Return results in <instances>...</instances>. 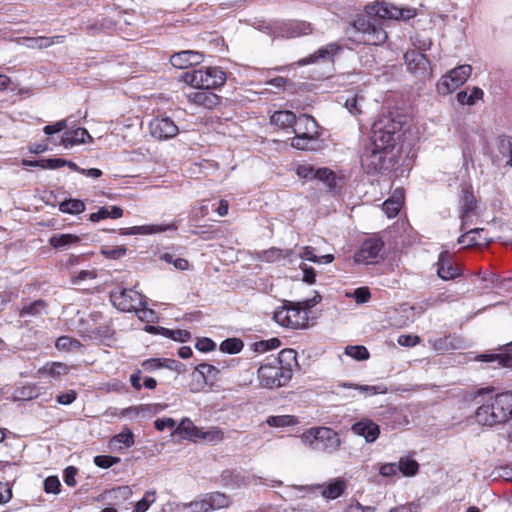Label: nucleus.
Here are the masks:
<instances>
[{
	"label": "nucleus",
	"instance_id": "nucleus-8",
	"mask_svg": "<svg viewBox=\"0 0 512 512\" xmlns=\"http://www.w3.org/2000/svg\"><path fill=\"white\" fill-rule=\"evenodd\" d=\"M314 489L320 490V493L323 498L327 500H334L339 498L347 489L346 480L337 477L331 479L327 483L318 484L314 487L312 486H291L289 487L288 496L291 499H298L303 497V493H312Z\"/></svg>",
	"mask_w": 512,
	"mask_h": 512
},
{
	"label": "nucleus",
	"instance_id": "nucleus-61",
	"mask_svg": "<svg viewBox=\"0 0 512 512\" xmlns=\"http://www.w3.org/2000/svg\"><path fill=\"white\" fill-rule=\"evenodd\" d=\"M295 172L302 179L312 180L315 177L316 169L310 164H301L296 167Z\"/></svg>",
	"mask_w": 512,
	"mask_h": 512
},
{
	"label": "nucleus",
	"instance_id": "nucleus-51",
	"mask_svg": "<svg viewBox=\"0 0 512 512\" xmlns=\"http://www.w3.org/2000/svg\"><path fill=\"white\" fill-rule=\"evenodd\" d=\"M111 443L121 444L126 448L132 447L134 445V434L129 428L125 427L112 438Z\"/></svg>",
	"mask_w": 512,
	"mask_h": 512
},
{
	"label": "nucleus",
	"instance_id": "nucleus-37",
	"mask_svg": "<svg viewBox=\"0 0 512 512\" xmlns=\"http://www.w3.org/2000/svg\"><path fill=\"white\" fill-rule=\"evenodd\" d=\"M64 162L62 161V158H49V159H40V160H26L24 159L22 161L23 166H30V167H39L41 169H58L60 167H63Z\"/></svg>",
	"mask_w": 512,
	"mask_h": 512
},
{
	"label": "nucleus",
	"instance_id": "nucleus-54",
	"mask_svg": "<svg viewBox=\"0 0 512 512\" xmlns=\"http://www.w3.org/2000/svg\"><path fill=\"white\" fill-rule=\"evenodd\" d=\"M156 493L155 491H147L143 498L139 500L134 507V512H146L149 507L155 502Z\"/></svg>",
	"mask_w": 512,
	"mask_h": 512
},
{
	"label": "nucleus",
	"instance_id": "nucleus-45",
	"mask_svg": "<svg viewBox=\"0 0 512 512\" xmlns=\"http://www.w3.org/2000/svg\"><path fill=\"white\" fill-rule=\"evenodd\" d=\"M397 466L399 467V473L404 476H414L419 469L418 463L409 457L401 458Z\"/></svg>",
	"mask_w": 512,
	"mask_h": 512
},
{
	"label": "nucleus",
	"instance_id": "nucleus-23",
	"mask_svg": "<svg viewBox=\"0 0 512 512\" xmlns=\"http://www.w3.org/2000/svg\"><path fill=\"white\" fill-rule=\"evenodd\" d=\"M61 142L64 147L69 148L74 145L92 142V137L85 128L77 127L65 131Z\"/></svg>",
	"mask_w": 512,
	"mask_h": 512
},
{
	"label": "nucleus",
	"instance_id": "nucleus-17",
	"mask_svg": "<svg viewBox=\"0 0 512 512\" xmlns=\"http://www.w3.org/2000/svg\"><path fill=\"white\" fill-rule=\"evenodd\" d=\"M407 68L413 74L425 78L430 75V63L426 56L417 50L407 51L404 54Z\"/></svg>",
	"mask_w": 512,
	"mask_h": 512
},
{
	"label": "nucleus",
	"instance_id": "nucleus-26",
	"mask_svg": "<svg viewBox=\"0 0 512 512\" xmlns=\"http://www.w3.org/2000/svg\"><path fill=\"white\" fill-rule=\"evenodd\" d=\"M404 202V190L397 188L391 197L383 203V211L388 218L396 217Z\"/></svg>",
	"mask_w": 512,
	"mask_h": 512
},
{
	"label": "nucleus",
	"instance_id": "nucleus-43",
	"mask_svg": "<svg viewBox=\"0 0 512 512\" xmlns=\"http://www.w3.org/2000/svg\"><path fill=\"white\" fill-rule=\"evenodd\" d=\"M38 396V389L34 384H27L15 389L13 398L18 401L34 399Z\"/></svg>",
	"mask_w": 512,
	"mask_h": 512
},
{
	"label": "nucleus",
	"instance_id": "nucleus-34",
	"mask_svg": "<svg viewBox=\"0 0 512 512\" xmlns=\"http://www.w3.org/2000/svg\"><path fill=\"white\" fill-rule=\"evenodd\" d=\"M178 362L168 358H151L147 359L142 363V367L146 371H154L160 368H168L170 370H175L177 368Z\"/></svg>",
	"mask_w": 512,
	"mask_h": 512
},
{
	"label": "nucleus",
	"instance_id": "nucleus-58",
	"mask_svg": "<svg viewBox=\"0 0 512 512\" xmlns=\"http://www.w3.org/2000/svg\"><path fill=\"white\" fill-rule=\"evenodd\" d=\"M161 260L166 263L172 264L178 270H187L189 268V262L184 258H176L170 253H165L161 256Z\"/></svg>",
	"mask_w": 512,
	"mask_h": 512
},
{
	"label": "nucleus",
	"instance_id": "nucleus-2",
	"mask_svg": "<svg viewBox=\"0 0 512 512\" xmlns=\"http://www.w3.org/2000/svg\"><path fill=\"white\" fill-rule=\"evenodd\" d=\"M291 362H296V353L292 349L282 350L277 357L268 358L257 369L258 386L265 389L286 386L293 375Z\"/></svg>",
	"mask_w": 512,
	"mask_h": 512
},
{
	"label": "nucleus",
	"instance_id": "nucleus-35",
	"mask_svg": "<svg viewBox=\"0 0 512 512\" xmlns=\"http://www.w3.org/2000/svg\"><path fill=\"white\" fill-rule=\"evenodd\" d=\"M426 310L425 304H418V305H408L403 304L400 306L399 312L402 313L405 316V320H403L400 324L401 325H408L409 323L413 322L417 317H419L421 314L424 313Z\"/></svg>",
	"mask_w": 512,
	"mask_h": 512
},
{
	"label": "nucleus",
	"instance_id": "nucleus-31",
	"mask_svg": "<svg viewBox=\"0 0 512 512\" xmlns=\"http://www.w3.org/2000/svg\"><path fill=\"white\" fill-rule=\"evenodd\" d=\"M203 496L207 502L208 512L215 509L226 508L231 503L229 497L221 492L206 493Z\"/></svg>",
	"mask_w": 512,
	"mask_h": 512
},
{
	"label": "nucleus",
	"instance_id": "nucleus-4",
	"mask_svg": "<svg viewBox=\"0 0 512 512\" xmlns=\"http://www.w3.org/2000/svg\"><path fill=\"white\" fill-rule=\"evenodd\" d=\"M511 396L507 393L498 394L480 406L476 413V421L481 425L493 426L504 423L512 417Z\"/></svg>",
	"mask_w": 512,
	"mask_h": 512
},
{
	"label": "nucleus",
	"instance_id": "nucleus-12",
	"mask_svg": "<svg viewBox=\"0 0 512 512\" xmlns=\"http://www.w3.org/2000/svg\"><path fill=\"white\" fill-rule=\"evenodd\" d=\"M472 73V67L464 64L455 67L443 75L437 82V92L440 95H448L463 85Z\"/></svg>",
	"mask_w": 512,
	"mask_h": 512
},
{
	"label": "nucleus",
	"instance_id": "nucleus-36",
	"mask_svg": "<svg viewBox=\"0 0 512 512\" xmlns=\"http://www.w3.org/2000/svg\"><path fill=\"white\" fill-rule=\"evenodd\" d=\"M297 118L291 111H277L271 116V123L281 128L295 127Z\"/></svg>",
	"mask_w": 512,
	"mask_h": 512
},
{
	"label": "nucleus",
	"instance_id": "nucleus-38",
	"mask_svg": "<svg viewBox=\"0 0 512 512\" xmlns=\"http://www.w3.org/2000/svg\"><path fill=\"white\" fill-rule=\"evenodd\" d=\"M199 440L209 444H218L224 440V432L217 427L201 428L198 437V441Z\"/></svg>",
	"mask_w": 512,
	"mask_h": 512
},
{
	"label": "nucleus",
	"instance_id": "nucleus-5",
	"mask_svg": "<svg viewBox=\"0 0 512 512\" xmlns=\"http://www.w3.org/2000/svg\"><path fill=\"white\" fill-rule=\"evenodd\" d=\"M301 442L315 451L332 454L341 446V439L337 432L328 427H312L299 436Z\"/></svg>",
	"mask_w": 512,
	"mask_h": 512
},
{
	"label": "nucleus",
	"instance_id": "nucleus-63",
	"mask_svg": "<svg viewBox=\"0 0 512 512\" xmlns=\"http://www.w3.org/2000/svg\"><path fill=\"white\" fill-rule=\"evenodd\" d=\"M60 487V481L56 476H49L44 480V490L46 493L58 494Z\"/></svg>",
	"mask_w": 512,
	"mask_h": 512
},
{
	"label": "nucleus",
	"instance_id": "nucleus-7",
	"mask_svg": "<svg viewBox=\"0 0 512 512\" xmlns=\"http://www.w3.org/2000/svg\"><path fill=\"white\" fill-rule=\"evenodd\" d=\"M400 124L389 117H384L373 123L371 131V144L369 146L392 152L396 141V134Z\"/></svg>",
	"mask_w": 512,
	"mask_h": 512
},
{
	"label": "nucleus",
	"instance_id": "nucleus-57",
	"mask_svg": "<svg viewBox=\"0 0 512 512\" xmlns=\"http://www.w3.org/2000/svg\"><path fill=\"white\" fill-rule=\"evenodd\" d=\"M45 303L41 300H37L29 305L24 306L21 310L19 315L21 317L25 316H35L41 313V311L44 309Z\"/></svg>",
	"mask_w": 512,
	"mask_h": 512
},
{
	"label": "nucleus",
	"instance_id": "nucleus-29",
	"mask_svg": "<svg viewBox=\"0 0 512 512\" xmlns=\"http://www.w3.org/2000/svg\"><path fill=\"white\" fill-rule=\"evenodd\" d=\"M292 254V250H281L279 248L272 247L267 250L257 252L256 259L262 262L274 263L290 257Z\"/></svg>",
	"mask_w": 512,
	"mask_h": 512
},
{
	"label": "nucleus",
	"instance_id": "nucleus-15",
	"mask_svg": "<svg viewBox=\"0 0 512 512\" xmlns=\"http://www.w3.org/2000/svg\"><path fill=\"white\" fill-rule=\"evenodd\" d=\"M150 135L157 140H168L179 133V128L168 116H158L149 123Z\"/></svg>",
	"mask_w": 512,
	"mask_h": 512
},
{
	"label": "nucleus",
	"instance_id": "nucleus-6",
	"mask_svg": "<svg viewBox=\"0 0 512 512\" xmlns=\"http://www.w3.org/2000/svg\"><path fill=\"white\" fill-rule=\"evenodd\" d=\"M182 79L193 88L210 90L225 84L226 74L219 67L194 69L183 74Z\"/></svg>",
	"mask_w": 512,
	"mask_h": 512
},
{
	"label": "nucleus",
	"instance_id": "nucleus-48",
	"mask_svg": "<svg viewBox=\"0 0 512 512\" xmlns=\"http://www.w3.org/2000/svg\"><path fill=\"white\" fill-rule=\"evenodd\" d=\"M244 343L239 338H228L220 344V350L228 354H237L242 351Z\"/></svg>",
	"mask_w": 512,
	"mask_h": 512
},
{
	"label": "nucleus",
	"instance_id": "nucleus-56",
	"mask_svg": "<svg viewBox=\"0 0 512 512\" xmlns=\"http://www.w3.org/2000/svg\"><path fill=\"white\" fill-rule=\"evenodd\" d=\"M209 384L202 377L198 370H194L191 374V382L189 384V388L191 392L197 393L205 389Z\"/></svg>",
	"mask_w": 512,
	"mask_h": 512
},
{
	"label": "nucleus",
	"instance_id": "nucleus-33",
	"mask_svg": "<svg viewBox=\"0 0 512 512\" xmlns=\"http://www.w3.org/2000/svg\"><path fill=\"white\" fill-rule=\"evenodd\" d=\"M80 237L74 234H54L49 239V244L56 249H65L77 244Z\"/></svg>",
	"mask_w": 512,
	"mask_h": 512
},
{
	"label": "nucleus",
	"instance_id": "nucleus-41",
	"mask_svg": "<svg viewBox=\"0 0 512 512\" xmlns=\"http://www.w3.org/2000/svg\"><path fill=\"white\" fill-rule=\"evenodd\" d=\"M267 425L270 427H289L298 424L297 417L293 415H277V416H269L266 420Z\"/></svg>",
	"mask_w": 512,
	"mask_h": 512
},
{
	"label": "nucleus",
	"instance_id": "nucleus-28",
	"mask_svg": "<svg viewBox=\"0 0 512 512\" xmlns=\"http://www.w3.org/2000/svg\"><path fill=\"white\" fill-rule=\"evenodd\" d=\"M188 99L190 102L206 108H212L218 105L220 101L219 97L215 93L209 92L208 90L190 93L188 95Z\"/></svg>",
	"mask_w": 512,
	"mask_h": 512
},
{
	"label": "nucleus",
	"instance_id": "nucleus-46",
	"mask_svg": "<svg viewBox=\"0 0 512 512\" xmlns=\"http://www.w3.org/2000/svg\"><path fill=\"white\" fill-rule=\"evenodd\" d=\"M55 347L60 351H76L81 348V343L69 336H61L56 340Z\"/></svg>",
	"mask_w": 512,
	"mask_h": 512
},
{
	"label": "nucleus",
	"instance_id": "nucleus-27",
	"mask_svg": "<svg viewBox=\"0 0 512 512\" xmlns=\"http://www.w3.org/2000/svg\"><path fill=\"white\" fill-rule=\"evenodd\" d=\"M174 228L173 225H142L129 228H122L121 235H150L164 232Z\"/></svg>",
	"mask_w": 512,
	"mask_h": 512
},
{
	"label": "nucleus",
	"instance_id": "nucleus-39",
	"mask_svg": "<svg viewBox=\"0 0 512 512\" xmlns=\"http://www.w3.org/2000/svg\"><path fill=\"white\" fill-rule=\"evenodd\" d=\"M41 375H47L53 378L59 377L61 375H65L68 373V367L64 363L61 362H51L45 364L38 371Z\"/></svg>",
	"mask_w": 512,
	"mask_h": 512
},
{
	"label": "nucleus",
	"instance_id": "nucleus-60",
	"mask_svg": "<svg viewBox=\"0 0 512 512\" xmlns=\"http://www.w3.org/2000/svg\"><path fill=\"white\" fill-rule=\"evenodd\" d=\"M186 508L187 512H208L207 502L203 495L191 502H186Z\"/></svg>",
	"mask_w": 512,
	"mask_h": 512
},
{
	"label": "nucleus",
	"instance_id": "nucleus-22",
	"mask_svg": "<svg viewBox=\"0 0 512 512\" xmlns=\"http://www.w3.org/2000/svg\"><path fill=\"white\" fill-rule=\"evenodd\" d=\"M294 133L316 139L319 135L318 124L313 117L302 114L297 118Z\"/></svg>",
	"mask_w": 512,
	"mask_h": 512
},
{
	"label": "nucleus",
	"instance_id": "nucleus-59",
	"mask_svg": "<svg viewBox=\"0 0 512 512\" xmlns=\"http://www.w3.org/2000/svg\"><path fill=\"white\" fill-rule=\"evenodd\" d=\"M146 303L143 306L138 307L133 312L136 313L137 317L144 322L153 323L156 321L157 316L154 310L147 308Z\"/></svg>",
	"mask_w": 512,
	"mask_h": 512
},
{
	"label": "nucleus",
	"instance_id": "nucleus-10",
	"mask_svg": "<svg viewBox=\"0 0 512 512\" xmlns=\"http://www.w3.org/2000/svg\"><path fill=\"white\" fill-rule=\"evenodd\" d=\"M365 12L369 17H378L379 19L409 20L417 14L414 8H398L385 2H377L373 5H367Z\"/></svg>",
	"mask_w": 512,
	"mask_h": 512
},
{
	"label": "nucleus",
	"instance_id": "nucleus-55",
	"mask_svg": "<svg viewBox=\"0 0 512 512\" xmlns=\"http://www.w3.org/2000/svg\"><path fill=\"white\" fill-rule=\"evenodd\" d=\"M64 40V36H55L52 38L47 37H38V38H32L29 39V46L34 47L37 46L39 48H47L54 43H62Z\"/></svg>",
	"mask_w": 512,
	"mask_h": 512
},
{
	"label": "nucleus",
	"instance_id": "nucleus-52",
	"mask_svg": "<svg viewBox=\"0 0 512 512\" xmlns=\"http://www.w3.org/2000/svg\"><path fill=\"white\" fill-rule=\"evenodd\" d=\"M342 386L344 388H354V389L358 390L360 393H368V394H372V395L382 394V393L386 392V388L383 387L382 385L373 386V385H357V384H352V383H343Z\"/></svg>",
	"mask_w": 512,
	"mask_h": 512
},
{
	"label": "nucleus",
	"instance_id": "nucleus-13",
	"mask_svg": "<svg viewBox=\"0 0 512 512\" xmlns=\"http://www.w3.org/2000/svg\"><path fill=\"white\" fill-rule=\"evenodd\" d=\"M110 299L123 312H133L145 304V296L134 289H116L110 293Z\"/></svg>",
	"mask_w": 512,
	"mask_h": 512
},
{
	"label": "nucleus",
	"instance_id": "nucleus-62",
	"mask_svg": "<svg viewBox=\"0 0 512 512\" xmlns=\"http://www.w3.org/2000/svg\"><path fill=\"white\" fill-rule=\"evenodd\" d=\"M119 461L120 458L107 455H98L94 457L95 465L104 469L111 467L112 465L118 463Z\"/></svg>",
	"mask_w": 512,
	"mask_h": 512
},
{
	"label": "nucleus",
	"instance_id": "nucleus-50",
	"mask_svg": "<svg viewBox=\"0 0 512 512\" xmlns=\"http://www.w3.org/2000/svg\"><path fill=\"white\" fill-rule=\"evenodd\" d=\"M364 97L360 94H354L346 98L345 107L352 115H358L362 112Z\"/></svg>",
	"mask_w": 512,
	"mask_h": 512
},
{
	"label": "nucleus",
	"instance_id": "nucleus-11",
	"mask_svg": "<svg viewBox=\"0 0 512 512\" xmlns=\"http://www.w3.org/2000/svg\"><path fill=\"white\" fill-rule=\"evenodd\" d=\"M390 154L391 152L368 146L361 157L362 168L368 174L386 171L391 167L392 163V156Z\"/></svg>",
	"mask_w": 512,
	"mask_h": 512
},
{
	"label": "nucleus",
	"instance_id": "nucleus-24",
	"mask_svg": "<svg viewBox=\"0 0 512 512\" xmlns=\"http://www.w3.org/2000/svg\"><path fill=\"white\" fill-rule=\"evenodd\" d=\"M200 430L201 428L194 425L190 418L185 417L173 430L172 435H179L184 440L196 442L198 441Z\"/></svg>",
	"mask_w": 512,
	"mask_h": 512
},
{
	"label": "nucleus",
	"instance_id": "nucleus-19",
	"mask_svg": "<svg viewBox=\"0 0 512 512\" xmlns=\"http://www.w3.org/2000/svg\"><path fill=\"white\" fill-rule=\"evenodd\" d=\"M354 434L362 436L368 443L376 441L380 434L379 426L370 419H362L352 425Z\"/></svg>",
	"mask_w": 512,
	"mask_h": 512
},
{
	"label": "nucleus",
	"instance_id": "nucleus-3",
	"mask_svg": "<svg viewBox=\"0 0 512 512\" xmlns=\"http://www.w3.org/2000/svg\"><path fill=\"white\" fill-rule=\"evenodd\" d=\"M322 297L318 293L310 299L299 302H285L274 312V320L281 326L290 329H302L308 325V311L316 306Z\"/></svg>",
	"mask_w": 512,
	"mask_h": 512
},
{
	"label": "nucleus",
	"instance_id": "nucleus-47",
	"mask_svg": "<svg viewBox=\"0 0 512 512\" xmlns=\"http://www.w3.org/2000/svg\"><path fill=\"white\" fill-rule=\"evenodd\" d=\"M196 370L202 375L209 385L217 381L219 370L207 363H201L196 367Z\"/></svg>",
	"mask_w": 512,
	"mask_h": 512
},
{
	"label": "nucleus",
	"instance_id": "nucleus-49",
	"mask_svg": "<svg viewBox=\"0 0 512 512\" xmlns=\"http://www.w3.org/2000/svg\"><path fill=\"white\" fill-rule=\"evenodd\" d=\"M59 209L63 213L68 214H79L85 210V204L81 200L70 199L63 201Z\"/></svg>",
	"mask_w": 512,
	"mask_h": 512
},
{
	"label": "nucleus",
	"instance_id": "nucleus-1",
	"mask_svg": "<svg viewBox=\"0 0 512 512\" xmlns=\"http://www.w3.org/2000/svg\"><path fill=\"white\" fill-rule=\"evenodd\" d=\"M480 216L477 200L471 187L462 190L461 197V231L458 243L464 248L483 247L489 244L490 238L483 228H472Z\"/></svg>",
	"mask_w": 512,
	"mask_h": 512
},
{
	"label": "nucleus",
	"instance_id": "nucleus-32",
	"mask_svg": "<svg viewBox=\"0 0 512 512\" xmlns=\"http://www.w3.org/2000/svg\"><path fill=\"white\" fill-rule=\"evenodd\" d=\"M123 216V209L118 206H103L97 212L90 215L92 222H98L102 219L111 218L118 219Z\"/></svg>",
	"mask_w": 512,
	"mask_h": 512
},
{
	"label": "nucleus",
	"instance_id": "nucleus-64",
	"mask_svg": "<svg viewBox=\"0 0 512 512\" xmlns=\"http://www.w3.org/2000/svg\"><path fill=\"white\" fill-rule=\"evenodd\" d=\"M315 139L302 136V135H295L294 138L291 139V146L293 148L299 149V150H305L308 149L310 146V143L313 142Z\"/></svg>",
	"mask_w": 512,
	"mask_h": 512
},
{
	"label": "nucleus",
	"instance_id": "nucleus-42",
	"mask_svg": "<svg viewBox=\"0 0 512 512\" xmlns=\"http://www.w3.org/2000/svg\"><path fill=\"white\" fill-rule=\"evenodd\" d=\"M314 179L322 181L329 189H334L337 185V175L329 168L323 167L316 169Z\"/></svg>",
	"mask_w": 512,
	"mask_h": 512
},
{
	"label": "nucleus",
	"instance_id": "nucleus-40",
	"mask_svg": "<svg viewBox=\"0 0 512 512\" xmlns=\"http://www.w3.org/2000/svg\"><path fill=\"white\" fill-rule=\"evenodd\" d=\"M479 361L497 362L498 367L512 368V355L509 354H481Z\"/></svg>",
	"mask_w": 512,
	"mask_h": 512
},
{
	"label": "nucleus",
	"instance_id": "nucleus-44",
	"mask_svg": "<svg viewBox=\"0 0 512 512\" xmlns=\"http://www.w3.org/2000/svg\"><path fill=\"white\" fill-rule=\"evenodd\" d=\"M344 353L357 361H364L370 357L369 351L363 345H348L345 347Z\"/></svg>",
	"mask_w": 512,
	"mask_h": 512
},
{
	"label": "nucleus",
	"instance_id": "nucleus-16",
	"mask_svg": "<svg viewBox=\"0 0 512 512\" xmlns=\"http://www.w3.org/2000/svg\"><path fill=\"white\" fill-rule=\"evenodd\" d=\"M165 408L166 405L161 403L141 404L121 409L117 415L131 420L141 421L159 414Z\"/></svg>",
	"mask_w": 512,
	"mask_h": 512
},
{
	"label": "nucleus",
	"instance_id": "nucleus-53",
	"mask_svg": "<svg viewBox=\"0 0 512 512\" xmlns=\"http://www.w3.org/2000/svg\"><path fill=\"white\" fill-rule=\"evenodd\" d=\"M345 296L347 298H353L358 304H364L371 298V293L368 287H359L354 291L345 292Z\"/></svg>",
	"mask_w": 512,
	"mask_h": 512
},
{
	"label": "nucleus",
	"instance_id": "nucleus-9",
	"mask_svg": "<svg viewBox=\"0 0 512 512\" xmlns=\"http://www.w3.org/2000/svg\"><path fill=\"white\" fill-rule=\"evenodd\" d=\"M352 31L358 34V40L368 45H381L387 40L386 31L377 23L375 18L358 17Z\"/></svg>",
	"mask_w": 512,
	"mask_h": 512
},
{
	"label": "nucleus",
	"instance_id": "nucleus-30",
	"mask_svg": "<svg viewBox=\"0 0 512 512\" xmlns=\"http://www.w3.org/2000/svg\"><path fill=\"white\" fill-rule=\"evenodd\" d=\"M484 92L479 87H468L457 93L456 98L459 104L472 106L479 100H482Z\"/></svg>",
	"mask_w": 512,
	"mask_h": 512
},
{
	"label": "nucleus",
	"instance_id": "nucleus-18",
	"mask_svg": "<svg viewBox=\"0 0 512 512\" xmlns=\"http://www.w3.org/2000/svg\"><path fill=\"white\" fill-rule=\"evenodd\" d=\"M202 61V54L193 50L181 51L170 57L171 65L178 69H186L189 66L200 64Z\"/></svg>",
	"mask_w": 512,
	"mask_h": 512
},
{
	"label": "nucleus",
	"instance_id": "nucleus-20",
	"mask_svg": "<svg viewBox=\"0 0 512 512\" xmlns=\"http://www.w3.org/2000/svg\"><path fill=\"white\" fill-rule=\"evenodd\" d=\"M437 275L443 280H451L460 275V269L453 264L448 252H441L439 255Z\"/></svg>",
	"mask_w": 512,
	"mask_h": 512
},
{
	"label": "nucleus",
	"instance_id": "nucleus-21",
	"mask_svg": "<svg viewBox=\"0 0 512 512\" xmlns=\"http://www.w3.org/2000/svg\"><path fill=\"white\" fill-rule=\"evenodd\" d=\"M312 32L311 24L304 21H288L282 24L279 35L285 38H294L308 35Z\"/></svg>",
	"mask_w": 512,
	"mask_h": 512
},
{
	"label": "nucleus",
	"instance_id": "nucleus-14",
	"mask_svg": "<svg viewBox=\"0 0 512 512\" xmlns=\"http://www.w3.org/2000/svg\"><path fill=\"white\" fill-rule=\"evenodd\" d=\"M384 242L376 237L367 238L354 255V260L361 264H375L382 258Z\"/></svg>",
	"mask_w": 512,
	"mask_h": 512
},
{
	"label": "nucleus",
	"instance_id": "nucleus-25",
	"mask_svg": "<svg viewBox=\"0 0 512 512\" xmlns=\"http://www.w3.org/2000/svg\"><path fill=\"white\" fill-rule=\"evenodd\" d=\"M340 50V47L336 43H330L324 47H321L318 49L314 54L300 59L297 62L298 66H305L312 63H315L319 59H330L334 55H336Z\"/></svg>",
	"mask_w": 512,
	"mask_h": 512
}]
</instances>
